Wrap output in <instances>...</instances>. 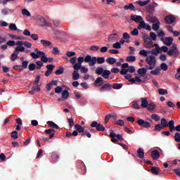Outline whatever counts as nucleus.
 I'll use <instances>...</instances> for the list:
<instances>
[{"label":"nucleus","mask_w":180,"mask_h":180,"mask_svg":"<svg viewBox=\"0 0 180 180\" xmlns=\"http://www.w3.org/2000/svg\"><path fill=\"white\" fill-rule=\"evenodd\" d=\"M127 72L132 74V72H136V68L134 66H129L127 69H122L120 71L121 75H126Z\"/></svg>","instance_id":"nucleus-6"},{"label":"nucleus","mask_w":180,"mask_h":180,"mask_svg":"<svg viewBox=\"0 0 180 180\" xmlns=\"http://www.w3.org/2000/svg\"><path fill=\"white\" fill-rule=\"evenodd\" d=\"M55 74L56 75H61L62 74H64V68L59 67L58 69L55 72Z\"/></svg>","instance_id":"nucleus-37"},{"label":"nucleus","mask_w":180,"mask_h":180,"mask_svg":"<svg viewBox=\"0 0 180 180\" xmlns=\"http://www.w3.org/2000/svg\"><path fill=\"white\" fill-rule=\"evenodd\" d=\"M143 40H144V43H146V44L147 46H152L153 41H151V39H150V38L146 37V38H143Z\"/></svg>","instance_id":"nucleus-43"},{"label":"nucleus","mask_w":180,"mask_h":180,"mask_svg":"<svg viewBox=\"0 0 180 180\" xmlns=\"http://www.w3.org/2000/svg\"><path fill=\"white\" fill-rule=\"evenodd\" d=\"M30 56L34 60H37V58H41L43 56H46V53H44V51H39L37 53L34 52H32Z\"/></svg>","instance_id":"nucleus-7"},{"label":"nucleus","mask_w":180,"mask_h":180,"mask_svg":"<svg viewBox=\"0 0 180 180\" xmlns=\"http://www.w3.org/2000/svg\"><path fill=\"white\" fill-rule=\"evenodd\" d=\"M151 119H153V120H154L155 122H158L161 120V117L157 114H153L151 115Z\"/></svg>","instance_id":"nucleus-41"},{"label":"nucleus","mask_w":180,"mask_h":180,"mask_svg":"<svg viewBox=\"0 0 180 180\" xmlns=\"http://www.w3.org/2000/svg\"><path fill=\"white\" fill-rule=\"evenodd\" d=\"M161 41H163L165 46H169L172 45V42L174 41V39L171 37L161 38Z\"/></svg>","instance_id":"nucleus-10"},{"label":"nucleus","mask_w":180,"mask_h":180,"mask_svg":"<svg viewBox=\"0 0 180 180\" xmlns=\"http://www.w3.org/2000/svg\"><path fill=\"white\" fill-rule=\"evenodd\" d=\"M36 20L39 26H47V21L41 15H37L36 17Z\"/></svg>","instance_id":"nucleus-9"},{"label":"nucleus","mask_w":180,"mask_h":180,"mask_svg":"<svg viewBox=\"0 0 180 180\" xmlns=\"http://www.w3.org/2000/svg\"><path fill=\"white\" fill-rule=\"evenodd\" d=\"M21 13L23 16H27V18H30L32 16V14L30 13V11L26 8H23L21 10Z\"/></svg>","instance_id":"nucleus-24"},{"label":"nucleus","mask_w":180,"mask_h":180,"mask_svg":"<svg viewBox=\"0 0 180 180\" xmlns=\"http://www.w3.org/2000/svg\"><path fill=\"white\" fill-rule=\"evenodd\" d=\"M151 171L153 175H158V172H160V167H153Z\"/></svg>","instance_id":"nucleus-39"},{"label":"nucleus","mask_w":180,"mask_h":180,"mask_svg":"<svg viewBox=\"0 0 180 180\" xmlns=\"http://www.w3.org/2000/svg\"><path fill=\"white\" fill-rule=\"evenodd\" d=\"M109 75H110V72L109 70H104V72H103V78L108 79V78H109Z\"/></svg>","instance_id":"nucleus-46"},{"label":"nucleus","mask_w":180,"mask_h":180,"mask_svg":"<svg viewBox=\"0 0 180 180\" xmlns=\"http://www.w3.org/2000/svg\"><path fill=\"white\" fill-rule=\"evenodd\" d=\"M176 79L180 80V68L177 69V73L175 75Z\"/></svg>","instance_id":"nucleus-64"},{"label":"nucleus","mask_w":180,"mask_h":180,"mask_svg":"<svg viewBox=\"0 0 180 180\" xmlns=\"http://www.w3.org/2000/svg\"><path fill=\"white\" fill-rule=\"evenodd\" d=\"M137 123L139 126H143L146 129H150V127H151V124L148 122L144 121L143 119H139L137 121Z\"/></svg>","instance_id":"nucleus-12"},{"label":"nucleus","mask_w":180,"mask_h":180,"mask_svg":"<svg viewBox=\"0 0 180 180\" xmlns=\"http://www.w3.org/2000/svg\"><path fill=\"white\" fill-rule=\"evenodd\" d=\"M174 140L176 143H180V133L179 132H176L174 134Z\"/></svg>","instance_id":"nucleus-49"},{"label":"nucleus","mask_w":180,"mask_h":180,"mask_svg":"<svg viewBox=\"0 0 180 180\" xmlns=\"http://www.w3.org/2000/svg\"><path fill=\"white\" fill-rule=\"evenodd\" d=\"M137 154L139 158H141V160L144 159V149L143 148H139L137 150Z\"/></svg>","instance_id":"nucleus-20"},{"label":"nucleus","mask_w":180,"mask_h":180,"mask_svg":"<svg viewBox=\"0 0 180 180\" xmlns=\"http://www.w3.org/2000/svg\"><path fill=\"white\" fill-rule=\"evenodd\" d=\"M112 89V84H105L101 86L99 91L100 92H108Z\"/></svg>","instance_id":"nucleus-13"},{"label":"nucleus","mask_w":180,"mask_h":180,"mask_svg":"<svg viewBox=\"0 0 180 180\" xmlns=\"http://www.w3.org/2000/svg\"><path fill=\"white\" fill-rule=\"evenodd\" d=\"M167 126H169L172 133L175 130V122L174 120H170L169 122H167Z\"/></svg>","instance_id":"nucleus-23"},{"label":"nucleus","mask_w":180,"mask_h":180,"mask_svg":"<svg viewBox=\"0 0 180 180\" xmlns=\"http://www.w3.org/2000/svg\"><path fill=\"white\" fill-rule=\"evenodd\" d=\"M155 49L152 51V53L153 54H160V53H161V48L160 47V46H158V44H155Z\"/></svg>","instance_id":"nucleus-30"},{"label":"nucleus","mask_w":180,"mask_h":180,"mask_svg":"<svg viewBox=\"0 0 180 180\" xmlns=\"http://www.w3.org/2000/svg\"><path fill=\"white\" fill-rule=\"evenodd\" d=\"M131 20H133L136 23H141V22L144 21V18L141 17V15H131Z\"/></svg>","instance_id":"nucleus-11"},{"label":"nucleus","mask_w":180,"mask_h":180,"mask_svg":"<svg viewBox=\"0 0 180 180\" xmlns=\"http://www.w3.org/2000/svg\"><path fill=\"white\" fill-rule=\"evenodd\" d=\"M138 74L139 75H144L147 74V69H146V68H139L138 70Z\"/></svg>","instance_id":"nucleus-40"},{"label":"nucleus","mask_w":180,"mask_h":180,"mask_svg":"<svg viewBox=\"0 0 180 180\" xmlns=\"http://www.w3.org/2000/svg\"><path fill=\"white\" fill-rule=\"evenodd\" d=\"M175 17H174V15H167L165 18V21L166 22V23H167V25H172V23H174L175 22Z\"/></svg>","instance_id":"nucleus-14"},{"label":"nucleus","mask_w":180,"mask_h":180,"mask_svg":"<svg viewBox=\"0 0 180 180\" xmlns=\"http://www.w3.org/2000/svg\"><path fill=\"white\" fill-rule=\"evenodd\" d=\"M148 53H150V51H146V50H141L139 52L140 56H143V57H146V58L148 57Z\"/></svg>","instance_id":"nucleus-35"},{"label":"nucleus","mask_w":180,"mask_h":180,"mask_svg":"<svg viewBox=\"0 0 180 180\" xmlns=\"http://www.w3.org/2000/svg\"><path fill=\"white\" fill-rule=\"evenodd\" d=\"M68 122L69 123L70 127H73V126H74V119L73 118H69L68 120Z\"/></svg>","instance_id":"nucleus-61"},{"label":"nucleus","mask_w":180,"mask_h":180,"mask_svg":"<svg viewBox=\"0 0 180 180\" xmlns=\"http://www.w3.org/2000/svg\"><path fill=\"white\" fill-rule=\"evenodd\" d=\"M96 130H98V131H105V127H103L102 124H98L97 125Z\"/></svg>","instance_id":"nucleus-48"},{"label":"nucleus","mask_w":180,"mask_h":180,"mask_svg":"<svg viewBox=\"0 0 180 180\" xmlns=\"http://www.w3.org/2000/svg\"><path fill=\"white\" fill-rule=\"evenodd\" d=\"M13 69L17 70L18 71H23V68L21 65H14Z\"/></svg>","instance_id":"nucleus-63"},{"label":"nucleus","mask_w":180,"mask_h":180,"mask_svg":"<svg viewBox=\"0 0 180 180\" xmlns=\"http://www.w3.org/2000/svg\"><path fill=\"white\" fill-rule=\"evenodd\" d=\"M75 54H77L75 52H72V51H67L66 52V56L68 57H74V56H75Z\"/></svg>","instance_id":"nucleus-60"},{"label":"nucleus","mask_w":180,"mask_h":180,"mask_svg":"<svg viewBox=\"0 0 180 180\" xmlns=\"http://www.w3.org/2000/svg\"><path fill=\"white\" fill-rule=\"evenodd\" d=\"M147 108H148V110L150 111L155 110L157 108V105H155L154 103H150V104H148Z\"/></svg>","instance_id":"nucleus-34"},{"label":"nucleus","mask_w":180,"mask_h":180,"mask_svg":"<svg viewBox=\"0 0 180 180\" xmlns=\"http://www.w3.org/2000/svg\"><path fill=\"white\" fill-rule=\"evenodd\" d=\"M69 97H70V93L68 92V90H63L62 91L63 99H65V101H67V99H68Z\"/></svg>","instance_id":"nucleus-27"},{"label":"nucleus","mask_w":180,"mask_h":180,"mask_svg":"<svg viewBox=\"0 0 180 180\" xmlns=\"http://www.w3.org/2000/svg\"><path fill=\"white\" fill-rule=\"evenodd\" d=\"M18 47H23L25 46L27 49H32V44L27 41H17Z\"/></svg>","instance_id":"nucleus-8"},{"label":"nucleus","mask_w":180,"mask_h":180,"mask_svg":"<svg viewBox=\"0 0 180 180\" xmlns=\"http://www.w3.org/2000/svg\"><path fill=\"white\" fill-rule=\"evenodd\" d=\"M158 93L160 95H165V94H168V91L164 89H159Z\"/></svg>","instance_id":"nucleus-52"},{"label":"nucleus","mask_w":180,"mask_h":180,"mask_svg":"<svg viewBox=\"0 0 180 180\" xmlns=\"http://www.w3.org/2000/svg\"><path fill=\"white\" fill-rule=\"evenodd\" d=\"M141 29H144V30L151 32V26L148 23H146V22L144 21L141 22L140 24L138 25V30H141Z\"/></svg>","instance_id":"nucleus-4"},{"label":"nucleus","mask_w":180,"mask_h":180,"mask_svg":"<svg viewBox=\"0 0 180 180\" xmlns=\"http://www.w3.org/2000/svg\"><path fill=\"white\" fill-rule=\"evenodd\" d=\"M147 20L150 23H155L156 22H158V18H157V17L148 16Z\"/></svg>","instance_id":"nucleus-31"},{"label":"nucleus","mask_w":180,"mask_h":180,"mask_svg":"<svg viewBox=\"0 0 180 180\" xmlns=\"http://www.w3.org/2000/svg\"><path fill=\"white\" fill-rule=\"evenodd\" d=\"M160 125H162V127L165 128L168 126V121L165 118H162L160 120Z\"/></svg>","instance_id":"nucleus-33"},{"label":"nucleus","mask_w":180,"mask_h":180,"mask_svg":"<svg viewBox=\"0 0 180 180\" xmlns=\"http://www.w3.org/2000/svg\"><path fill=\"white\" fill-rule=\"evenodd\" d=\"M106 62L108 63V64H115L116 63V58H108L106 59Z\"/></svg>","instance_id":"nucleus-42"},{"label":"nucleus","mask_w":180,"mask_h":180,"mask_svg":"<svg viewBox=\"0 0 180 180\" xmlns=\"http://www.w3.org/2000/svg\"><path fill=\"white\" fill-rule=\"evenodd\" d=\"M124 11H136V7L134 6V4H129V5H126L124 6Z\"/></svg>","instance_id":"nucleus-21"},{"label":"nucleus","mask_w":180,"mask_h":180,"mask_svg":"<svg viewBox=\"0 0 180 180\" xmlns=\"http://www.w3.org/2000/svg\"><path fill=\"white\" fill-rule=\"evenodd\" d=\"M79 70H75L72 74V79L74 81H77L79 79Z\"/></svg>","instance_id":"nucleus-19"},{"label":"nucleus","mask_w":180,"mask_h":180,"mask_svg":"<svg viewBox=\"0 0 180 180\" xmlns=\"http://www.w3.org/2000/svg\"><path fill=\"white\" fill-rule=\"evenodd\" d=\"M160 25H161V23L160 22V21L158 20V21H156L155 23L153 24L152 27H153V30H154L155 32H157V30H158L160 29Z\"/></svg>","instance_id":"nucleus-28"},{"label":"nucleus","mask_w":180,"mask_h":180,"mask_svg":"<svg viewBox=\"0 0 180 180\" xmlns=\"http://www.w3.org/2000/svg\"><path fill=\"white\" fill-rule=\"evenodd\" d=\"M141 106L143 109L148 108V98L147 97L141 98Z\"/></svg>","instance_id":"nucleus-15"},{"label":"nucleus","mask_w":180,"mask_h":180,"mask_svg":"<svg viewBox=\"0 0 180 180\" xmlns=\"http://www.w3.org/2000/svg\"><path fill=\"white\" fill-rule=\"evenodd\" d=\"M168 56H174V57H178L179 56V51H178V48L176 46L173 45L172 49L167 51Z\"/></svg>","instance_id":"nucleus-5"},{"label":"nucleus","mask_w":180,"mask_h":180,"mask_svg":"<svg viewBox=\"0 0 180 180\" xmlns=\"http://www.w3.org/2000/svg\"><path fill=\"white\" fill-rule=\"evenodd\" d=\"M151 2V0H146V1H136V4L139 5V6H146V5H148Z\"/></svg>","instance_id":"nucleus-29"},{"label":"nucleus","mask_w":180,"mask_h":180,"mask_svg":"<svg viewBox=\"0 0 180 180\" xmlns=\"http://www.w3.org/2000/svg\"><path fill=\"white\" fill-rule=\"evenodd\" d=\"M113 49H122V45L120 42L117 41L112 44Z\"/></svg>","instance_id":"nucleus-53"},{"label":"nucleus","mask_w":180,"mask_h":180,"mask_svg":"<svg viewBox=\"0 0 180 180\" xmlns=\"http://www.w3.org/2000/svg\"><path fill=\"white\" fill-rule=\"evenodd\" d=\"M63 92V88L61 86H57L55 89V94H61Z\"/></svg>","instance_id":"nucleus-59"},{"label":"nucleus","mask_w":180,"mask_h":180,"mask_svg":"<svg viewBox=\"0 0 180 180\" xmlns=\"http://www.w3.org/2000/svg\"><path fill=\"white\" fill-rule=\"evenodd\" d=\"M88 63L90 67H94L96 64V57L87 55L84 58L83 56H80L77 58V63L73 65L74 70H80L82 66V63Z\"/></svg>","instance_id":"nucleus-1"},{"label":"nucleus","mask_w":180,"mask_h":180,"mask_svg":"<svg viewBox=\"0 0 180 180\" xmlns=\"http://www.w3.org/2000/svg\"><path fill=\"white\" fill-rule=\"evenodd\" d=\"M110 137L111 138V141L112 143H117V139H116V134L114 132H111L110 134Z\"/></svg>","instance_id":"nucleus-36"},{"label":"nucleus","mask_w":180,"mask_h":180,"mask_svg":"<svg viewBox=\"0 0 180 180\" xmlns=\"http://www.w3.org/2000/svg\"><path fill=\"white\" fill-rule=\"evenodd\" d=\"M19 51L22 53L25 51V46H17L14 51V53L11 54V61H16L18 56H19Z\"/></svg>","instance_id":"nucleus-3"},{"label":"nucleus","mask_w":180,"mask_h":180,"mask_svg":"<svg viewBox=\"0 0 180 180\" xmlns=\"http://www.w3.org/2000/svg\"><path fill=\"white\" fill-rule=\"evenodd\" d=\"M51 157H52V160H53V161H54V162H57V161H58V158H60L58 155H57L56 153H53Z\"/></svg>","instance_id":"nucleus-54"},{"label":"nucleus","mask_w":180,"mask_h":180,"mask_svg":"<svg viewBox=\"0 0 180 180\" xmlns=\"http://www.w3.org/2000/svg\"><path fill=\"white\" fill-rule=\"evenodd\" d=\"M104 71L105 70H103V68L98 67L96 69V74H97V75H102Z\"/></svg>","instance_id":"nucleus-38"},{"label":"nucleus","mask_w":180,"mask_h":180,"mask_svg":"<svg viewBox=\"0 0 180 180\" xmlns=\"http://www.w3.org/2000/svg\"><path fill=\"white\" fill-rule=\"evenodd\" d=\"M160 70H162V71H167L168 70V65L165 63H162L160 65Z\"/></svg>","instance_id":"nucleus-47"},{"label":"nucleus","mask_w":180,"mask_h":180,"mask_svg":"<svg viewBox=\"0 0 180 180\" xmlns=\"http://www.w3.org/2000/svg\"><path fill=\"white\" fill-rule=\"evenodd\" d=\"M117 40H119V34L117 33L112 34L108 37V41H110V43H115V41H117Z\"/></svg>","instance_id":"nucleus-16"},{"label":"nucleus","mask_w":180,"mask_h":180,"mask_svg":"<svg viewBox=\"0 0 180 180\" xmlns=\"http://www.w3.org/2000/svg\"><path fill=\"white\" fill-rule=\"evenodd\" d=\"M9 29H10V30L16 32V30H18V27L16 26V24H15V23H11V24H10V25H9Z\"/></svg>","instance_id":"nucleus-45"},{"label":"nucleus","mask_w":180,"mask_h":180,"mask_svg":"<svg viewBox=\"0 0 180 180\" xmlns=\"http://www.w3.org/2000/svg\"><path fill=\"white\" fill-rule=\"evenodd\" d=\"M147 81V77L140 75L135 77V82H146Z\"/></svg>","instance_id":"nucleus-18"},{"label":"nucleus","mask_w":180,"mask_h":180,"mask_svg":"<svg viewBox=\"0 0 180 180\" xmlns=\"http://www.w3.org/2000/svg\"><path fill=\"white\" fill-rule=\"evenodd\" d=\"M122 86H123L120 84H112L113 89H121Z\"/></svg>","instance_id":"nucleus-57"},{"label":"nucleus","mask_w":180,"mask_h":180,"mask_svg":"<svg viewBox=\"0 0 180 180\" xmlns=\"http://www.w3.org/2000/svg\"><path fill=\"white\" fill-rule=\"evenodd\" d=\"M40 43L44 47H50V46H51V41L46 39H41Z\"/></svg>","instance_id":"nucleus-22"},{"label":"nucleus","mask_w":180,"mask_h":180,"mask_svg":"<svg viewBox=\"0 0 180 180\" xmlns=\"http://www.w3.org/2000/svg\"><path fill=\"white\" fill-rule=\"evenodd\" d=\"M162 127H163L161 124H158L155 127V130H156V131H161V130H162Z\"/></svg>","instance_id":"nucleus-55"},{"label":"nucleus","mask_w":180,"mask_h":180,"mask_svg":"<svg viewBox=\"0 0 180 180\" xmlns=\"http://www.w3.org/2000/svg\"><path fill=\"white\" fill-rule=\"evenodd\" d=\"M151 156L153 157V160H158L160 158V152L158 150H155L152 152Z\"/></svg>","instance_id":"nucleus-26"},{"label":"nucleus","mask_w":180,"mask_h":180,"mask_svg":"<svg viewBox=\"0 0 180 180\" xmlns=\"http://www.w3.org/2000/svg\"><path fill=\"white\" fill-rule=\"evenodd\" d=\"M151 75H158L160 74V69H155L150 71Z\"/></svg>","instance_id":"nucleus-58"},{"label":"nucleus","mask_w":180,"mask_h":180,"mask_svg":"<svg viewBox=\"0 0 180 180\" xmlns=\"http://www.w3.org/2000/svg\"><path fill=\"white\" fill-rule=\"evenodd\" d=\"M146 64L149 65L148 68L146 67L147 70H151L155 68V65L157 64V59L155 58V56L153 55L148 56L146 58Z\"/></svg>","instance_id":"nucleus-2"},{"label":"nucleus","mask_w":180,"mask_h":180,"mask_svg":"<svg viewBox=\"0 0 180 180\" xmlns=\"http://www.w3.org/2000/svg\"><path fill=\"white\" fill-rule=\"evenodd\" d=\"M11 137L14 139V140H16V139H18L19 136H18V131H14L11 132Z\"/></svg>","instance_id":"nucleus-56"},{"label":"nucleus","mask_w":180,"mask_h":180,"mask_svg":"<svg viewBox=\"0 0 180 180\" xmlns=\"http://www.w3.org/2000/svg\"><path fill=\"white\" fill-rule=\"evenodd\" d=\"M75 129L76 130H77V131L79 133H82V134H83V133H84V131H85V128L84 127L81 126L80 124H76L75 126Z\"/></svg>","instance_id":"nucleus-25"},{"label":"nucleus","mask_w":180,"mask_h":180,"mask_svg":"<svg viewBox=\"0 0 180 180\" xmlns=\"http://www.w3.org/2000/svg\"><path fill=\"white\" fill-rule=\"evenodd\" d=\"M94 85L96 87L102 86L103 85V79L101 77H97L94 82Z\"/></svg>","instance_id":"nucleus-17"},{"label":"nucleus","mask_w":180,"mask_h":180,"mask_svg":"<svg viewBox=\"0 0 180 180\" xmlns=\"http://www.w3.org/2000/svg\"><path fill=\"white\" fill-rule=\"evenodd\" d=\"M150 37L153 41L157 40V34H155V33L153 32H150Z\"/></svg>","instance_id":"nucleus-50"},{"label":"nucleus","mask_w":180,"mask_h":180,"mask_svg":"<svg viewBox=\"0 0 180 180\" xmlns=\"http://www.w3.org/2000/svg\"><path fill=\"white\" fill-rule=\"evenodd\" d=\"M115 124L118 126H124V121L123 120H119L115 122Z\"/></svg>","instance_id":"nucleus-62"},{"label":"nucleus","mask_w":180,"mask_h":180,"mask_svg":"<svg viewBox=\"0 0 180 180\" xmlns=\"http://www.w3.org/2000/svg\"><path fill=\"white\" fill-rule=\"evenodd\" d=\"M127 61L128 63H134V61H136V56H130L127 57Z\"/></svg>","instance_id":"nucleus-44"},{"label":"nucleus","mask_w":180,"mask_h":180,"mask_svg":"<svg viewBox=\"0 0 180 180\" xmlns=\"http://www.w3.org/2000/svg\"><path fill=\"white\" fill-rule=\"evenodd\" d=\"M47 124L49 126V127H53V129H60V127H58L57 124L54 123L52 121H48Z\"/></svg>","instance_id":"nucleus-32"},{"label":"nucleus","mask_w":180,"mask_h":180,"mask_svg":"<svg viewBox=\"0 0 180 180\" xmlns=\"http://www.w3.org/2000/svg\"><path fill=\"white\" fill-rule=\"evenodd\" d=\"M96 61L98 64H103L105 63V58L104 57H98L96 58Z\"/></svg>","instance_id":"nucleus-51"}]
</instances>
